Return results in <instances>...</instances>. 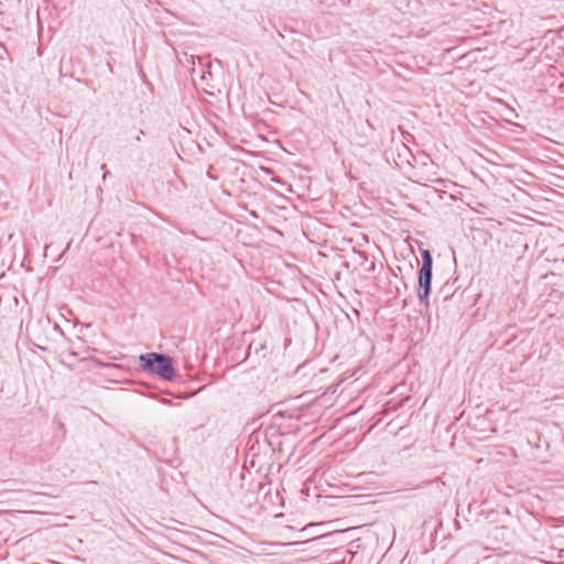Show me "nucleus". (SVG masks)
Segmentation results:
<instances>
[{"instance_id": "obj_1", "label": "nucleus", "mask_w": 564, "mask_h": 564, "mask_svg": "<svg viewBox=\"0 0 564 564\" xmlns=\"http://www.w3.org/2000/svg\"><path fill=\"white\" fill-rule=\"evenodd\" d=\"M139 365L143 371L162 380L172 381L175 378L174 359L166 354H142L139 356Z\"/></svg>"}, {"instance_id": "obj_2", "label": "nucleus", "mask_w": 564, "mask_h": 564, "mask_svg": "<svg viewBox=\"0 0 564 564\" xmlns=\"http://www.w3.org/2000/svg\"><path fill=\"white\" fill-rule=\"evenodd\" d=\"M422 264L417 272V299L420 305L429 310L432 289L433 258L429 250L421 251Z\"/></svg>"}, {"instance_id": "obj_7", "label": "nucleus", "mask_w": 564, "mask_h": 564, "mask_svg": "<svg viewBox=\"0 0 564 564\" xmlns=\"http://www.w3.org/2000/svg\"><path fill=\"white\" fill-rule=\"evenodd\" d=\"M143 134H144V131H142V130H141V131L139 132V134L135 137V140H137V141H141V135H143Z\"/></svg>"}, {"instance_id": "obj_5", "label": "nucleus", "mask_w": 564, "mask_h": 564, "mask_svg": "<svg viewBox=\"0 0 564 564\" xmlns=\"http://www.w3.org/2000/svg\"><path fill=\"white\" fill-rule=\"evenodd\" d=\"M101 169L105 171L102 177L106 178V176H108V174H109V171H108L106 164H102Z\"/></svg>"}, {"instance_id": "obj_6", "label": "nucleus", "mask_w": 564, "mask_h": 564, "mask_svg": "<svg viewBox=\"0 0 564 564\" xmlns=\"http://www.w3.org/2000/svg\"><path fill=\"white\" fill-rule=\"evenodd\" d=\"M359 256H360L361 258H364V260H365L366 262L368 261V256H367V253H366V252H359Z\"/></svg>"}, {"instance_id": "obj_8", "label": "nucleus", "mask_w": 564, "mask_h": 564, "mask_svg": "<svg viewBox=\"0 0 564 564\" xmlns=\"http://www.w3.org/2000/svg\"><path fill=\"white\" fill-rule=\"evenodd\" d=\"M200 77H202V79H205V78H207V75H205V73H203Z\"/></svg>"}, {"instance_id": "obj_4", "label": "nucleus", "mask_w": 564, "mask_h": 564, "mask_svg": "<svg viewBox=\"0 0 564 564\" xmlns=\"http://www.w3.org/2000/svg\"><path fill=\"white\" fill-rule=\"evenodd\" d=\"M375 267H376V265H375V262H373V261H371V262H370V264H368V268H366V271L371 272V271H373V270H375Z\"/></svg>"}, {"instance_id": "obj_3", "label": "nucleus", "mask_w": 564, "mask_h": 564, "mask_svg": "<svg viewBox=\"0 0 564 564\" xmlns=\"http://www.w3.org/2000/svg\"><path fill=\"white\" fill-rule=\"evenodd\" d=\"M398 156L410 163L409 158L412 156V154L410 149L404 143H401V149H398Z\"/></svg>"}]
</instances>
